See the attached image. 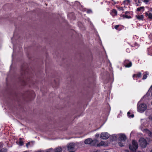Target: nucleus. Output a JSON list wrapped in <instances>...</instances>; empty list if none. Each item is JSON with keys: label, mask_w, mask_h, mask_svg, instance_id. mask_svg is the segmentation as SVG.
Masks as SVG:
<instances>
[{"label": "nucleus", "mask_w": 152, "mask_h": 152, "mask_svg": "<svg viewBox=\"0 0 152 152\" xmlns=\"http://www.w3.org/2000/svg\"><path fill=\"white\" fill-rule=\"evenodd\" d=\"M129 147L131 151L134 152H136V150L138 148L137 142L135 140H133L132 144L129 145Z\"/></svg>", "instance_id": "f257e3e1"}, {"label": "nucleus", "mask_w": 152, "mask_h": 152, "mask_svg": "<svg viewBox=\"0 0 152 152\" xmlns=\"http://www.w3.org/2000/svg\"><path fill=\"white\" fill-rule=\"evenodd\" d=\"M137 110L140 112L142 113L144 112L147 109V106L145 104L142 103L139 104L138 103L137 105Z\"/></svg>", "instance_id": "f03ea898"}, {"label": "nucleus", "mask_w": 152, "mask_h": 152, "mask_svg": "<svg viewBox=\"0 0 152 152\" xmlns=\"http://www.w3.org/2000/svg\"><path fill=\"white\" fill-rule=\"evenodd\" d=\"M139 143L140 146L142 148H145L148 144V143L146 140L143 138H140Z\"/></svg>", "instance_id": "7ed1b4c3"}, {"label": "nucleus", "mask_w": 152, "mask_h": 152, "mask_svg": "<svg viewBox=\"0 0 152 152\" xmlns=\"http://www.w3.org/2000/svg\"><path fill=\"white\" fill-rule=\"evenodd\" d=\"M109 134L107 132L102 133L100 135V138L103 140H106L109 138Z\"/></svg>", "instance_id": "20e7f679"}, {"label": "nucleus", "mask_w": 152, "mask_h": 152, "mask_svg": "<svg viewBox=\"0 0 152 152\" xmlns=\"http://www.w3.org/2000/svg\"><path fill=\"white\" fill-rule=\"evenodd\" d=\"M124 65L126 67H129L132 66V63L128 60H125L124 61Z\"/></svg>", "instance_id": "39448f33"}, {"label": "nucleus", "mask_w": 152, "mask_h": 152, "mask_svg": "<svg viewBox=\"0 0 152 152\" xmlns=\"http://www.w3.org/2000/svg\"><path fill=\"white\" fill-rule=\"evenodd\" d=\"M119 139L120 141H124L126 140V137L125 135L121 134L119 135Z\"/></svg>", "instance_id": "423d86ee"}, {"label": "nucleus", "mask_w": 152, "mask_h": 152, "mask_svg": "<svg viewBox=\"0 0 152 152\" xmlns=\"http://www.w3.org/2000/svg\"><path fill=\"white\" fill-rule=\"evenodd\" d=\"M98 141L97 140H92V142L91 143V146H97V145L98 144Z\"/></svg>", "instance_id": "0eeeda50"}, {"label": "nucleus", "mask_w": 152, "mask_h": 152, "mask_svg": "<svg viewBox=\"0 0 152 152\" xmlns=\"http://www.w3.org/2000/svg\"><path fill=\"white\" fill-rule=\"evenodd\" d=\"M92 142V139L91 138H88L85 140V143L86 144H90L91 145V143Z\"/></svg>", "instance_id": "6e6552de"}, {"label": "nucleus", "mask_w": 152, "mask_h": 152, "mask_svg": "<svg viewBox=\"0 0 152 152\" xmlns=\"http://www.w3.org/2000/svg\"><path fill=\"white\" fill-rule=\"evenodd\" d=\"M62 150V149L61 147H58L54 149V152H61Z\"/></svg>", "instance_id": "1a4fd4ad"}, {"label": "nucleus", "mask_w": 152, "mask_h": 152, "mask_svg": "<svg viewBox=\"0 0 152 152\" xmlns=\"http://www.w3.org/2000/svg\"><path fill=\"white\" fill-rule=\"evenodd\" d=\"M111 14L113 16L116 15L117 14V11L115 10H113Z\"/></svg>", "instance_id": "9d476101"}, {"label": "nucleus", "mask_w": 152, "mask_h": 152, "mask_svg": "<svg viewBox=\"0 0 152 152\" xmlns=\"http://www.w3.org/2000/svg\"><path fill=\"white\" fill-rule=\"evenodd\" d=\"M105 142L104 141H102L99 144L97 145V147H100L101 146H103L105 145Z\"/></svg>", "instance_id": "9b49d317"}, {"label": "nucleus", "mask_w": 152, "mask_h": 152, "mask_svg": "<svg viewBox=\"0 0 152 152\" xmlns=\"http://www.w3.org/2000/svg\"><path fill=\"white\" fill-rule=\"evenodd\" d=\"M136 17L138 19L140 20H142L143 18V16L142 15H136Z\"/></svg>", "instance_id": "f8f14e48"}, {"label": "nucleus", "mask_w": 152, "mask_h": 152, "mask_svg": "<svg viewBox=\"0 0 152 152\" xmlns=\"http://www.w3.org/2000/svg\"><path fill=\"white\" fill-rule=\"evenodd\" d=\"M148 75V73L147 72H145L143 76L142 79L144 80L146 79Z\"/></svg>", "instance_id": "ddd939ff"}, {"label": "nucleus", "mask_w": 152, "mask_h": 152, "mask_svg": "<svg viewBox=\"0 0 152 152\" xmlns=\"http://www.w3.org/2000/svg\"><path fill=\"white\" fill-rule=\"evenodd\" d=\"M146 15L148 16V17L150 19H152V13H148V12H146L145 13Z\"/></svg>", "instance_id": "4468645a"}, {"label": "nucleus", "mask_w": 152, "mask_h": 152, "mask_svg": "<svg viewBox=\"0 0 152 152\" xmlns=\"http://www.w3.org/2000/svg\"><path fill=\"white\" fill-rule=\"evenodd\" d=\"M122 16L123 18H131V17L130 16H128L127 15H122Z\"/></svg>", "instance_id": "2eb2a0df"}, {"label": "nucleus", "mask_w": 152, "mask_h": 152, "mask_svg": "<svg viewBox=\"0 0 152 152\" xmlns=\"http://www.w3.org/2000/svg\"><path fill=\"white\" fill-rule=\"evenodd\" d=\"M142 10H144V7H141L139 8H138L137 9V11H139Z\"/></svg>", "instance_id": "dca6fc26"}, {"label": "nucleus", "mask_w": 152, "mask_h": 152, "mask_svg": "<svg viewBox=\"0 0 152 152\" xmlns=\"http://www.w3.org/2000/svg\"><path fill=\"white\" fill-rule=\"evenodd\" d=\"M7 150L4 148H3L1 150L0 152H7Z\"/></svg>", "instance_id": "f3484780"}, {"label": "nucleus", "mask_w": 152, "mask_h": 152, "mask_svg": "<svg viewBox=\"0 0 152 152\" xmlns=\"http://www.w3.org/2000/svg\"><path fill=\"white\" fill-rule=\"evenodd\" d=\"M148 50L150 53H152V46H151L149 48H148Z\"/></svg>", "instance_id": "a211bd4d"}, {"label": "nucleus", "mask_w": 152, "mask_h": 152, "mask_svg": "<svg viewBox=\"0 0 152 152\" xmlns=\"http://www.w3.org/2000/svg\"><path fill=\"white\" fill-rule=\"evenodd\" d=\"M136 75L137 76V77H140L141 76V72H139Z\"/></svg>", "instance_id": "6ab92c4d"}, {"label": "nucleus", "mask_w": 152, "mask_h": 152, "mask_svg": "<svg viewBox=\"0 0 152 152\" xmlns=\"http://www.w3.org/2000/svg\"><path fill=\"white\" fill-rule=\"evenodd\" d=\"M118 145L120 146L121 147L123 146H124V143L121 142H118Z\"/></svg>", "instance_id": "aec40b11"}, {"label": "nucleus", "mask_w": 152, "mask_h": 152, "mask_svg": "<svg viewBox=\"0 0 152 152\" xmlns=\"http://www.w3.org/2000/svg\"><path fill=\"white\" fill-rule=\"evenodd\" d=\"M21 138H20V141L19 142V144L20 145H23V142H22L21 141Z\"/></svg>", "instance_id": "412c9836"}, {"label": "nucleus", "mask_w": 152, "mask_h": 152, "mask_svg": "<svg viewBox=\"0 0 152 152\" xmlns=\"http://www.w3.org/2000/svg\"><path fill=\"white\" fill-rule=\"evenodd\" d=\"M130 2V1L129 0H126L124 2L125 3L127 4L128 3H129Z\"/></svg>", "instance_id": "4be33fe9"}, {"label": "nucleus", "mask_w": 152, "mask_h": 152, "mask_svg": "<svg viewBox=\"0 0 152 152\" xmlns=\"http://www.w3.org/2000/svg\"><path fill=\"white\" fill-rule=\"evenodd\" d=\"M92 12V11L91 10H88L87 11V13H90Z\"/></svg>", "instance_id": "5701e85b"}, {"label": "nucleus", "mask_w": 152, "mask_h": 152, "mask_svg": "<svg viewBox=\"0 0 152 152\" xmlns=\"http://www.w3.org/2000/svg\"><path fill=\"white\" fill-rule=\"evenodd\" d=\"M118 9H119L120 10H122V11L124 10L123 9V8L122 7H118Z\"/></svg>", "instance_id": "b1692460"}, {"label": "nucleus", "mask_w": 152, "mask_h": 152, "mask_svg": "<svg viewBox=\"0 0 152 152\" xmlns=\"http://www.w3.org/2000/svg\"><path fill=\"white\" fill-rule=\"evenodd\" d=\"M119 26L118 25H115V29H118V27H119Z\"/></svg>", "instance_id": "393cba45"}, {"label": "nucleus", "mask_w": 152, "mask_h": 152, "mask_svg": "<svg viewBox=\"0 0 152 152\" xmlns=\"http://www.w3.org/2000/svg\"><path fill=\"white\" fill-rule=\"evenodd\" d=\"M99 134H96L95 135V137H99Z\"/></svg>", "instance_id": "a878e982"}, {"label": "nucleus", "mask_w": 152, "mask_h": 152, "mask_svg": "<svg viewBox=\"0 0 152 152\" xmlns=\"http://www.w3.org/2000/svg\"><path fill=\"white\" fill-rule=\"evenodd\" d=\"M125 15H127L129 13V12L128 11H126L125 12Z\"/></svg>", "instance_id": "bb28decb"}, {"label": "nucleus", "mask_w": 152, "mask_h": 152, "mask_svg": "<svg viewBox=\"0 0 152 152\" xmlns=\"http://www.w3.org/2000/svg\"><path fill=\"white\" fill-rule=\"evenodd\" d=\"M130 112H128L127 113V115H128L129 116V117H130Z\"/></svg>", "instance_id": "cd10ccee"}, {"label": "nucleus", "mask_w": 152, "mask_h": 152, "mask_svg": "<svg viewBox=\"0 0 152 152\" xmlns=\"http://www.w3.org/2000/svg\"><path fill=\"white\" fill-rule=\"evenodd\" d=\"M30 144V142H28V143H27L26 144V146L27 147H28V145H29Z\"/></svg>", "instance_id": "c85d7f7f"}, {"label": "nucleus", "mask_w": 152, "mask_h": 152, "mask_svg": "<svg viewBox=\"0 0 152 152\" xmlns=\"http://www.w3.org/2000/svg\"><path fill=\"white\" fill-rule=\"evenodd\" d=\"M134 117V115L133 114H132L130 115V117H129L133 118Z\"/></svg>", "instance_id": "c756f323"}, {"label": "nucleus", "mask_w": 152, "mask_h": 152, "mask_svg": "<svg viewBox=\"0 0 152 152\" xmlns=\"http://www.w3.org/2000/svg\"><path fill=\"white\" fill-rule=\"evenodd\" d=\"M149 118L152 120V115L149 117Z\"/></svg>", "instance_id": "7c9ffc66"}, {"label": "nucleus", "mask_w": 152, "mask_h": 152, "mask_svg": "<svg viewBox=\"0 0 152 152\" xmlns=\"http://www.w3.org/2000/svg\"><path fill=\"white\" fill-rule=\"evenodd\" d=\"M135 76H136V75H134L133 76V77H134Z\"/></svg>", "instance_id": "2f4dec72"}, {"label": "nucleus", "mask_w": 152, "mask_h": 152, "mask_svg": "<svg viewBox=\"0 0 152 152\" xmlns=\"http://www.w3.org/2000/svg\"><path fill=\"white\" fill-rule=\"evenodd\" d=\"M51 150H52L51 148H50V149H49V150H50V151H51Z\"/></svg>", "instance_id": "473e14b6"}, {"label": "nucleus", "mask_w": 152, "mask_h": 152, "mask_svg": "<svg viewBox=\"0 0 152 152\" xmlns=\"http://www.w3.org/2000/svg\"><path fill=\"white\" fill-rule=\"evenodd\" d=\"M45 152H50L49 151H46Z\"/></svg>", "instance_id": "72a5a7b5"}, {"label": "nucleus", "mask_w": 152, "mask_h": 152, "mask_svg": "<svg viewBox=\"0 0 152 152\" xmlns=\"http://www.w3.org/2000/svg\"><path fill=\"white\" fill-rule=\"evenodd\" d=\"M152 152V150H151V152Z\"/></svg>", "instance_id": "f704fd0d"}, {"label": "nucleus", "mask_w": 152, "mask_h": 152, "mask_svg": "<svg viewBox=\"0 0 152 152\" xmlns=\"http://www.w3.org/2000/svg\"><path fill=\"white\" fill-rule=\"evenodd\" d=\"M151 37H152V34H151Z\"/></svg>", "instance_id": "c9c22d12"}, {"label": "nucleus", "mask_w": 152, "mask_h": 152, "mask_svg": "<svg viewBox=\"0 0 152 152\" xmlns=\"http://www.w3.org/2000/svg\"><path fill=\"white\" fill-rule=\"evenodd\" d=\"M94 152H97V151H94Z\"/></svg>", "instance_id": "e433bc0d"}, {"label": "nucleus", "mask_w": 152, "mask_h": 152, "mask_svg": "<svg viewBox=\"0 0 152 152\" xmlns=\"http://www.w3.org/2000/svg\"><path fill=\"white\" fill-rule=\"evenodd\" d=\"M151 103H152V101Z\"/></svg>", "instance_id": "4c0bfd02"}]
</instances>
